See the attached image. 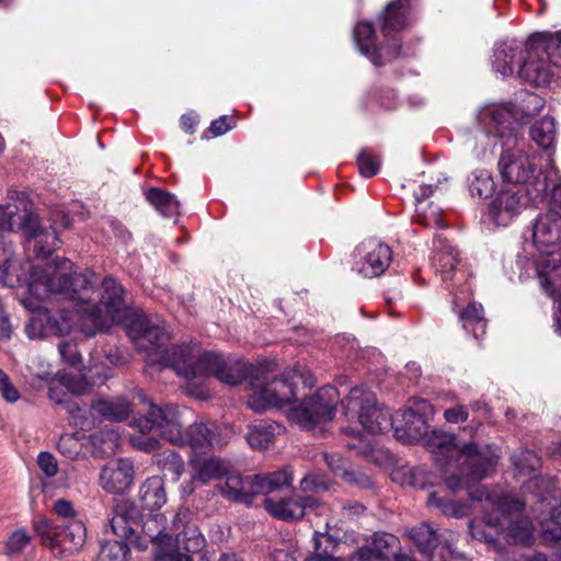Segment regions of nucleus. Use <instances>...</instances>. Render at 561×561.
Returning a JSON list of instances; mask_svg holds the SVG:
<instances>
[{
    "label": "nucleus",
    "instance_id": "obj_28",
    "mask_svg": "<svg viewBox=\"0 0 561 561\" xmlns=\"http://www.w3.org/2000/svg\"><path fill=\"white\" fill-rule=\"evenodd\" d=\"M293 482V473L289 469L284 468L270 473L254 474L255 496L264 494L267 496H276L277 492L287 490Z\"/></svg>",
    "mask_w": 561,
    "mask_h": 561
},
{
    "label": "nucleus",
    "instance_id": "obj_50",
    "mask_svg": "<svg viewBox=\"0 0 561 561\" xmlns=\"http://www.w3.org/2000/svg\"><path fill=\"white\" fill-rule=\"evenodd\" d=\"M58 450L69 459H75L80 453L78 439L75 435H61L57 443Z\"/></svg>",
    "mask_w": 561,
    "mask_h": 561
},
{
    "label": "nucleus",
    "instance_id": "obj_30",
    "mask_svg": "<svg viewBox=\"0 0 561 561\" xmlns=\"http://www.w3.org/2000/svg\"><path fill=\"white\" fill-rule=\"evenodd\" d=\"M90 410L100 416V421L111 422L126 421L131 413L130 403L124 398L95 400L91 403Z\"/></svg>",
    "mask_w": 561,
    "mask_h": 561
},
{
    "label": "nucleus",
    "instance_id": "obj_43",
    "mask_svg": "<svg viewBox=\"0 0 561 561\" xmlns=\"http://www.w3.org/2000/svg\"><path fill=\"white\" fill-rule=\"evenodd\" d=\"M508 536L514 543L528 545L533 537L531 523L526 518H518L511 523Z\"/></svg>",
    "mask_w": 561,
    "mask_h": 561
},
{
    "label": "nucleus",
    "instance_id": "obj_24",
    "mask_svg": "<svg viewBox=\"0 0 561 561\" xmlns=\"http://www.w3.org/2000/svg\"><path fill=\"white\" fill-rule=\"evenodd\" d=\"M216 489L228 501L250 505L255 496L254 476L228 472L225 482L216 484Z\"/></svg>",
    "mask_w": 561,
    "mask_h": 561
},
{
    "label": "nucleus",
    "instance_id": "obj_6",
    "mask_svg": "<svg viewBox=\"0 0 561 561\" xmlns=\"http://www.w3.org/2000/svg\"><path fill=\"white\" fill-rule=\"evenodd\" d=\"M422 442L432 454L445 458L442 466L449 465L450 460L456 458L457 471L445 478L447 489L454 493L489 477L497 462L495 456L481 450L474 442L458 446L456 436L444 431L427 430Z\"/></svg>",
    "mask_w": 561,
    "mask_h": 561
},
{
    "label": "nucleus",
    "instance_id": "obj_57",
    "mask_svg": "<svg viewBox=\"0 0 561 561\" xmlns=\"http://www.w3.org/2000/svg\"><path fill=\"white\" fill-rule=\"evenodd\" d=\"M157 561H193L192 557L187 553H182L178 549H171L169 551L161 547L156 552Z\"/></svg>",
    "mask_w": 561,
    "mask_h": 561
},
{
    "label": "nucleus",
    "instance_id": "obj_40",
    "mask_svg": "<svg viewBox=\"0 0 561 561\" xmlns=\"http://www.w3.org/2000/svg\"><path fill=\"white\" fill-rule=\"evenodd\" d=\"M427 505L435 506L442 511L446 516L461 518L468 514L469 507L467 504L453 500H444L435 492H432L427 499Z\"/></svg>",
    "mask_w": 561,
    "mask_h": 561
},
{
    "label": "nucleus",
    "instance_id": "obj_27",
    "mask_svg": "<svg viewBox=\"0 0 561 561\" xmlns=\"http://www.w3.org/2000/svg\"><path fill=\"white\" fill-rule=\"evenodd\" d=\"M284 432V427L271 420H260L249 425L247 440L253 449H267L277 435Z\"/></svg>",
    "mask_w": 561,
    "mask_h": 561
},
{
    "label": "nucleus",
    "instance_id": "obj_61",
    "mask_svg": "<svg viewBox=\"0 0 561 561\" xmlns=\"http://www.w3.org/2000/svg\"><path fill=\"white\" fill-rule=\"evenodd\" d=\"M366 511V507L359 502H350L343 505V514L348 518L360 516Z\"/></svg>",
    "mask_w": 561,
    "mask_h": 561
},
{
    "label": "nucleus",
    "instance_id": "obj_41",
    "mask_svg": "<svg viewBox=\"0 0 561 561\" xmlns=\"http://www.w3.org/2000/svg\"><path fill=\"white\" fill-rule=\"evenodd\" d=\"M511 461L519 474L527 477L533 476L540 467V458L530 450L512 455Z\"/></svg>",
    "mask_w": 561,
    "mask_h": 561
},
{
    "label": "nucleus",
    "instance_id": "obj_39",
    "mask_svg": "<svg viewBox=\"0 0 561 561\" xmlns=\"http://www.w3.org/2000/svg\"><path fill=\"white\" fill-rule=\"evenodd\" d=\"M495 183L486 170H476L469 179V191L473 197L488 198L493 194Z\"/></svg>",
    "mask_w": 561,
    "mask_h": 561
},
{
    "label": "nucleus",
    "instance_id": "obj_51",
    "mask_svg": "<svg viewBox=\"0 0 561 561\" xmlns=\"http://www.w3.org/2000/svg\"><path fill=\"white\" fill-rule=\"evenodd\" d=\"M0 393L8 402H16L20 399L18 389L11 382L9 376L0 369Z\"/></svg>",
    "mask_w": 561,
    "mask_h": 561
},
{
    "label": "nucleus",
    "instance_id": "obj_56",
    "mask_svg": "<svg viewBox=\"0 0 561 561\" xmlns=\"http://www.w3.org/2000/svg\"><path fill=\"white\" fill-rule=\"evenodd\" d=\"M444 417L448 423L457 424L469 417L468 408L463 404H456L445 410Z\"/></svg>",
    "mask_w": 561,
    "mask_h": 561
},
{
    "label": "nucleus",
    "instance_id": "obj_16",
    "mask_svg": "<svg viewBox=\"0 0 561 561\" xmlns=\"http://www.w3.org/2000/svg\"><path fill=\"white\" fill-rule=\"evenodd\" d=\"M264 508L277 519L297 522L310 514H322L325 505L311 495L293 494L285 497L267 496L264 499Z\"/></svg>",
    "mask_w": 561,
    "mask_h": 561
},
{
    "label": "nucleus",
    "instance_id": "obj_58",
    "mask_svg": "<svg viewBox=\"0 0 561 561\" xmlns=\"http://www.w3.org/2000/svg\"><path fill=\"white\" fill-rule=\"evenodd\" d=\"M499 510L502 512L503 515H510L513 513H522L524 510V504L518 501L511 497H502L500 499L497 503Z\"/></svg>",
    "mask_w": 561,
    "mask_h": 561
},
{
    "label": "nucleus",
    "instance_id": "obj_2",
    "mask_svg": "<svg viewBox=\"0 0 561 561\" xmlns=\"http://www.w3.org/2000/svg\"><path fill=\"white\" fill-rule=\"evenodd\" d=\"M59 282L69 289V294L60 296L69 300L73 309L58 311L56 316L59 321H61V314L72 318L71 327L76 321H80L81 330L88 336L106 329L111 323H123L129 339L141 348L153 347L168 351L167 345L172 339V333L167 323L158 317L126 308L123 288L114 278L103 279L100 305L92 304L88 296L92 284L88 274L66 272L59 275Z\"/></svg>",
    "mask_w": 561,
    "mask_h": 561
},
{
    "label": "nucleus",
    "instance_id": "obj_29",
    "mask_svg": "<svg viewBox=\"0 0 561 561\" xmlns=\"http://www.w3.org/2000/svg\"><path fill=\"white\" fill-rule=\"evenodd\" d=\"M531 48L537 53L545 54L547 60L557 70V77L561 80V31L538 34L531 39Z\"/></svg>",
    "mask_w": 561,
    "mask_h": 561
},
{
    "label": "nucleus",
    "instance_id": "obj_4",
    "mask_svg": "<svg viewBox=\"0 0 561 561\" xmlns=\"http://www.w3.org/2000/svg\"><path fill=\"white\" fill-rule=\"evenodd\" d=\"M184 410L173 404L158 405L150 402L147 411L135 425L142 434L136 439L140 450L153 451L159 448L161 437L172 445L188 446L194 453H204L214 443V432L204 423L195 422L184 430Z\"/></svg>",
    "mask_w": 561,
    "mask_h": 561
},
{
    "label": "nucleus",
    "instance_id": "obj_8",
    "mask_svg": "<svg viewBox=\"0 0 561 561\" xmlns=\"http://www.w3.org/2000/svg\"><path fill=\"white\" fill-rule=\"evenodd\" d=\"M268 374L267 367H260V380L252 383L253 393L249 405L256 412L291 404L297 401L301 390L311 389L316 385L313 374L300 364L286 369L279 378H271Z\"/></svg>",
    "mask_w": 561,
    "mask_h": 561
},
{
    "label": "nucleus",
    "instance_id": "obj_53",
    "mask_svg": "<svg viewBox=\"0 0 561 561\" xmlns=\"http://www.w3.org/2000/svg\"><path fill=\"white\" fill-rule=\"evenodd\" d=\"M53 510L55 514L64 518L65 522L77 519L78 513L72 506V503L65 499H59L54 503Z\"/></svg>",
    "mask_w": 561,
    "mask_h": 561
},
{
    "label": "nucleus",
    "instance_id": "obj_20",
    "mask_svg": "<svg viewBox=\"0 0 561 561\" xmlns=\"http://www.w3.org/2000/svg\"><path fill=\"white\" fill-rule=\"evenodd\" d=\"M527 51L528 56L524 57L516 75L536 87L548 84L554 76L557 77V70L547 60L545 54L537 53L531 48V42Z\"/></svg>",
    "mask_w": 561,
    "mask_h": 561
},
{
    "label": "nucleus",
    "instance_id": "obj_26",
    "mask_svg": "<svg viewBox=\"0 0 561 561\" xmlns=\"http://www.w3.org/2000/svg\"><path fill=\"white\" fill-rule=\"evenodd\" d=\"M454 311L458 317L462 329L473 335L474 339H480L485 334L488 320L484 316V308L482 304L470 301L466 306H460L457 300L454 301Z\"/></svg>",
    "mask_w": 561,
    "mask_h": 561
},
{
    "label": "nucleus",
    "instance_id": "obj_19",
    "mask_svg": "<svg viewBox=\"0 0 561 561\" xmlns=\"http://www.w3.org/2000/svg\"><path fill=\"white\" fill-rule=\"evenodd\" d=\"M134 474V465L129 459H115L102 468L100 485L108 493L122 494L131 486Z\"/></svg>",
    "mask_w": 561,
    "mask_h": 561
},
{
    "label": "nucleus",
    "instance_id": "obj_62",
    "mask_svg": "<svg viewBox=\"0 0 561 561\" xmlns=\"http://www.w3.org/2000/svg\"><path fill=\"white\" fill-rule=\"evenodd\" d=\"M346 561H373V550L367 546L360 547Z\"/></svg>",
    "mask_w": 561,
    "mask_h": 561
},
{
    "label": "nucleus",
    "instance_id": "obj_42",
    "mask_svg": "<svg viewBox=\"0 0 561 561\" xmlns=\"http://www.w3.org/2000/svg\"><path fill=\"white\" fill-rule=\"evenodd\" d=\"M312 552L320 554H333L339 545V539L329 534V524L324 526V530H314L312 537Z\"/></svg>",
    "mask_w": 561,
    "mask_h": 561
},
{
    "label": "nucleus",
    "instance_id": "obj_21",
    "mask_svg": "<svg viewBox=\"0 0 561 561\" xmlns=\"http://www.w3.org/2000/svg\"><path fill=\"white\" fill-rule=\"evenodd\" d=\"M433 255L431 266L436 275L444 283L453 279L456 267L459 264V253L457 249L440 236H435L433 240Z\"/></svg>",
    "mask_w": 561,
    "mask_h": 561
},
{
    "label": "nucleus",
    "instance_id": "obj_54",
    "mask_svg": "<svg viewBox=\"0 0 561 561\" xmlns=\"http://www.w3.org/2000/svg\"><path fill=\"white\" fill-rule=\"evenodd\" d=\"M323 458L333 474L340 479L343 476V471H346L351 465L347 460L343 459L339 455L324 454Z\"/></svg>",
    "mask_w": 561,
    "mask_h": 561
},
{
    "label": "nucleus",
    "instance_id": "obj_60",
    "mask_svg": "<svg viewBox=\"0 0 561 561\" xmlns=\"http://www.w3.org/2000/svg\"><path fill=\"white\" fill-rule=\"evenodd\" d=\"M232 126L228 123V116H220L218 119H215L209 127V130L215 136H221L230 130Z\"/></svg>",
    "mask_w": 561,
    "mask_h": 561
},
{
    "label": "nucleus",
    "instance_id": "obj_63",
    "mask_svg": "<svg viewBox=\"0 0 561 561\" xmlns=\"http://www.w3.org/2000/svg\"><path fill=\"white\" fill-rule=\"evenodd\" d=\"M469 408L477 413H481L483 416L489 417L491 408L484 399L472 401Z\"/></svg>",
    "mask_w": 561,
    "mask_h": 561
},
{
    "label": "nucleus",
    "instance_id": "obj_25",
    "mask_svg": "<svg viewBox=\"0 0 561 561\" xmlns=\"http://www.w3.org/2000/svg\"><path fill=\"white\" fill-rule=\"evenodd\" d=\"M129 501L131 502V500ZM138 502L139 504L133 501L140 510L141 518H144L147 513L152 514V512L160 510L167 502L162 478L157 476L148 478L139 488ZM141 520L142 519H140V522Z\"/></svg>",
    "mask_w": 561,
    "mask_h": 561
},
{
    "label": "nucleus",
    "instance_id": "obj_7",
    "mask_svg": "<svg viewBox=\"0 0 561 561\" xmlns=\"http://www.w3.org/2000/svg\"><path fill=\"white\" fill-rule=\"evenodd\" d=\"M533 242L540 253L534 261L525 259L533 271L526 272L527 277H537L541 288L552 293L561 278V216L553 211L539 215L533 225Z\"/></svg>",
    "mask_w": 561,
    "mask_h": 561
},
{
    "label": "nucleus",
    "instance_id": "obj_9",
    "mask_svg": "<svg viewBox=\"0 0 561 561\" xmlns=\"http://www.w3.org/2000/svg\"><path fill=\"white\" fill-rule=\"evenodd\" d=\"M61 360L73 373L60 376L61 385L76 396L87 393L92 386L103 383L111 377L107 363L115 366L126 365L130 353H59Z\"/></svg>",
    "mask_w": 561,
    "mask_h": 561
},
{
    "label": "nucleus",
    "instance_id": "obj_3",
    "mask_svg": "<svg viewBox=\"0 0 561 561\" xmlns=\"http://www.w3.org/2000/svg\"><path fill=\"white\" fill-rule=\"evenodd\" d=\"M479 121L484 128L481 134L483 138L493 141L492 146L499 140L503 148L499 160V168L502 178L511 183H527L526 188H533L536 178L545 180L539 172L536 174L535 156L524 152V141L519 138L522 122L514 117L510 106L504 104H489L481 108Z\"/></svg>",
    "mask_w": 561,
    "mask_h": 561
},
{
    "label": "nucleus",
    "instance_id": "obj_45",
    "mask_svg": "<svg viewBox=\"0 0 561 561\" xmlns=\"http://www.w3.org/2000/svg\"><path fill=\"white\" fill-rule=\"evenodd\" d=\"M357 167L360 175L371 178L379 172L380 161L368 150H362L357 156Z\"/></svg>",
    "mask_w": 561,
    "mask_h": 561
},
{
    "label": "nucleus",
    "instance_id": "obj_44",
    "mask_svg": "<svg viewBox=\"0 0 561 561\" xmlns=\"http://www.w3.org/2000/svg\"><path fill=\"white\" fill-rule=\"evenodd\" d=\"M341 479L345 483L362 490L371 489L374 485L370 477L365 471L358 467L353 466L352 463L346 471H343Z\"/></svg>",
    "mask_w": 561,
    "mask_h": 561
},
{
    "label": "nucleus",
    "instance_id": "obj_10",
    "mask_svg": "<svg viewBox=\"0 0 561 561\" xmlns=\"http://www.w3.org/2000/svg\"><path fill=\"white\" fill-rule=\"evenodd\" d=\"M140 510L127 499L116 502L108 526L116 539L105 541L96 561H125L130 548L147 549V541L138 535Z\"/></svg>",
    "mask_w": 561,
    "mask_h": 561
},
{
    "label": "nucleus",
    "instance_id": "obj_14",
    "mask_svg": "<svg viewBox=\"0 0 561 561\" xmlns=\"http://www.w3.org/2000/svg\"><path fill=\"white\" fill-rule=\"evenodd\" d=\"M340 393L333 386L319 388L313 394L304 397L301 403L291 409L293 419L305 430L331 421L336 412Z\"/></svg>",
    "mask_w": 561,
    "mask_h": 561
},
{
    "label": "nucleus",
    "instance_id": "obj_15",
    "mask_svg": "<svg viewBox=\"0 0 561 561\" xmlns=\"http://www.w3.org/2000/svg\"><path fill=\"white\" fill-rule=\"evenodd\" d=\"M433 414L434 409L430 401L413 398L409 400L405 409L396 412L391 430L396 438L405 444L420 442L428 430V419Z\"/></svg>",
    "mask_w": 561,
    "mask_h": 561
},
{
    "label": "nucleus",
    "instance_id": "obj_11",
    "mask_svg": "<svg viewBox=\"0 0 561 561\" xmlns=\"http://www.w3.org/2000/svg\"><path fill=\"white\" fill-rule=\"evenodd\" d=\"M341 404L345 415L356 417L370 434L389 432L393 425V415L378 403L373 391L363 387H353Z\"/></svg>",
    "mask_w": 561,
    "mask_h": 561
},
{
    "label": "nucleus",
    "instance_id": "obj_22",
    "mask_svg": "<svg viewBox=\"0 0 561 561\" xmlns=\"http://www.w3.org/2000/svg\"><path fill=\"white\" fill-rule=\"evenodd\" d=\"M526 47L517 39L505 41L496 45L494 49L493 68L502 77H510L517 72Z\"/></svg>",
    "mask_w": 561,
    "mask_h": 561
},
{
    "label": "nucleus",
    "instance_id": "obj_31",
    "mask_svg": "<svg viewBox=\"0 0 561 561\" xmlns=\"http://www.w3.org/2000/svg\"><path fill=\"white\" fill-rule=\"evenodd\" d=\"M162 517L163 516L160 514L153 515L147 513L137 527L138 535L145 539L147 543L152 541L157 545V550L164 546L171 547L172 545V536L167 534L164 528L160 525Z\"/></svg>",
    "mask_w": 561,
    "mask_h": 561
},
{
    "label": "nucleus",
    "instance_id": "obj_33",
    "mask_svg": "<svg viewBox=\"0 0 561 561\" xmlns=\"http://www.w3.org/2000/svg\"><path fill=\"white\" fill-rule=\"evenodd\" d=\"M433 193L432 185L421 186L420 195H416L415 220L426 227H443V219L438 207L426 205L425 199Z\"/></svg>",
    "mask_w": 561,
    "mask_h": 561
},
{
    "label": "nucleus",
    "instance_id": "obj_35",
    "mask_svg": "<svg viewBox=\"0 0 561 561\" xmlns=\"http://www.w3.org/2000/svg\"><path fill=\"white\" fill-rule=\"evenodd\" d=\"M146 198L163 217H173L179 215L180 202L175 195L163 190L152 187L146 193Z\"/></svg>",
    "mask_w": 561,
    "mask_h": 561
},
{
    "label": "nucleus",
    "instance_id": "obj_13",
    "mask_svg": "<svg viewBox=\"0 0 561 561\" xmlns=\"http://www.w3.org/2000/svg\"><path fill=\"white\" fill-rule=\"evenodd\" d=\"M34 529L42 543L61 558L81 551L87 540V528L80 519L64 522L58 526L41 519L35 523Z\"/></svg>",
    "mask_w": 561,
    "mask_h": 561
},
{
    "label": "nucleus",
    "instance_id": "obj_23",
    "mask_svg": "<svg viewBox=\"0 0 561 561\" xmlns=\"http://www.w3.org/2000/svg\"><path fill=\"white\" fill-rule=\"evenodd\" d=\"M410 0H392L381 12V32L391 43L410 24Z\"/></svg>",
    "mask_w": 561,
    "mask_h": 561
},
{
    "label": "nucleus",
    "instance_id": "obj_34",
    "mask_svg": "<svg viewBox=\"0 0 561 561\" xmlns=\"http://www.w3.org/2000/svg\"><path fill=\"white\" fill-rule=\"evenodd\" d=\"M410 536L417 549L426 556L432 554L442 542V535L427 524L414 527Z\"/></svg>",
    "mask_w": 561,
    "mask_h": 561
},
{
    "label": "nucleus",
    "instance_id": "obj_18",
    "mask_svg": "<svg viewBox=\"0 0 561 561\" xmlns=\"http://www.w3.org/2000/svg\"><path fill=\"white\" fill-rule=\"evenodd\" d=\"M354 41L359 51L367 56L375 66H382L400 56L401 44L398 38L381 45L378 49L374 41V27L370 23L359 22L354 28Z\"/></svg>",
    "mask_w": 561,
    "mask_h": 561
},
{
    "label": "nucleus",
    "instance_id": "obj_59",
    "mask_svg": "<svg viewBox=\"0 0 561 561\" xmlns=\"http://www.w3.org/2000/svg\"><path fill=\"white\" fill-rule=\"evenodd\" d=\"M107 224H108L111 230L113 231V233L118 239H121L124 242H127L130 239L129 231L126 229V227L121 221H118L117 219H114V218H110V219H107Z\"/></svg>",
    "mask_w": 561,
    "mask_h": 561
},
{
    "label": "nucleus",
    "instance_id": "obj_36",
    "mask_svg": "<svg viewBox=\"0 0 561 561\" xmlns=\"http://www.w3.org/2000/svg\"><path fill=\"white\" fill-rule=\"evenodd\" d=\"M400 548L399 539L388 533H375L371 539L373 559L389 561Z\"/></svg>",
    "mask_w": 561,
    "mask_h": 561
},
{
    "label": "nucleus",
    "instance_id": "obj_47",
    "mask_svg": "<svg viewBox=\"0 0 561 561\" xmlns=\"http://www.w3.org/2000/svg\"><path fill=\"white\" fill-rule=\"evenodd\" d=\"M157 462L163 471H169L175 477H179L184 470V463L181 457L174 451L159 455Z\"/></svg>",
    "mask_w": 561,
    "mask_h": 561
},
{
    "label": "nucleus",
    "instance_id": "obj_46",
    "mask_svg": "<svg viewBox=\"0 0 561 561\" xmlns=\"http://www.w3.org/2000/svg\"><path fill=\"white\" fill-rule=\"evenodd\" d=\"M435 476L425 467H414L409 472V483L413 488L424 490L434 485Z\"/></svg>",
    "mask_w": 561,
    "mask_h": 561
},
{
    "label": "nucleus",
    "instance_id": "obj_37",
    "mask_svg": "<svg viewBox=\"0 0 561 561\" xmlns=\"http://www.w3.org/2000/svg\"><path fill=\"white\" fill-rule=\"evenodd\" d=\"M226 462L219 458H207L197 465L195 479L205 484L210 480H219L228 474Z\"/></svg>",
    "mask_w": 561,
    "mask_h": 561
},
{
    "label": "nucleus",
    "instance_id": "obj_55",
    "mask_svg": "<svg viewBox=\"0 0 561 561\" xmlns=\"http://www.w3.org/2000/svg\"><path fill=\"white\" fill-rule=\"evenodd\" d=\"M28 541H30V536L23 529H20V530L14 531L10 536V538L7 542V548H8L9 552L18 553V552L22 551V549L28 543Z\"/></svg>",
    "mask_w": 561,
    "mask_h": 561
},
{
    "label": "nucleus",
    "instance_id": "obj_32",
    "mask_svg": "<svg viewBox=\"0 0 561 561\" xmlns=\"http://www.w3.org/2000/svg\"><path fill=\"white\" fill-rule=\"evenodd\" d=\"M67 394L64 393L60 397L55 389L49 388V398L57 404L65 407L66 411L70 414L72 423L83 431L91 430L96 425V419L93 415H89V411L85 407L80 405L78 401L68 400Z\"/></svg>",
    "mask_w": 561,
    "mask_h": 561
},
{
    "label": "nucleus",
    "instance_id": "obj_52",
    "mask_svg": "<svg viewBox=\"0 0 561 561\" xmlns=\"http://www.w3.org/2000/svg\"><path fill=\"white\" fill-rule=\"evenodd\" d=\"M37 465L47 477H55L58 472L57 460L50 453H39L37 456Z\"/></svg>",
    "mask_w": 561,
    "mask_h": 561
},
{
    "label": "nucleus",
    "instance_id": "obj_38",
    "mask_svg": "<svg viewBox=\"0 0 561 561\" xmlns=\"http://www.w3.org/2000/svg\"><path fill=\"white\" fill-rule=\"evenodd\" d=\"M531 139L542 149H549L556 140L554 119L545 116L530 127Z\"/></svg>",
    "mask_w": 561,
    "mask_h": 561
},
{
    "label": "nucleus",
    "instance_id": "obj_64",
    "mask_svg": "<svg viewBox=\"0 0 561 561\" xmlns=\"http://www.w3.org/2000/svg\"><path fill=\"white\" fill-rule=\"evenodd\" d=\"M554 330L561 336V295L558 300V306L553 312Z\"/></svg>",
    "mask_w": 561,
    "mask_h": 561
},
{
    "label": "nucleus",
    "instance_id": "obj_12",
    "mask_svg": "<svg viewBox=\"0 0 561 561\" xmlns=\"http://www.w3.org/2000/svg\"><path fill=\"white\" fill-rule=\"evenodd\" d=\"M533 188L507 187L501 190L490 205L492 220L502 227L508 226L531 201L543 197L548 190L547 181L536 178Z\"/></svg>",
    "mask_w": 561,
    "mask_h": 561
},
{
    "label": "nucleus",
    "instance_id": "obj_5",
    "mask_svg": "<svg viewBox=\"0 0 561 561\" xmlns=\"http://www.w3.org/2000/svg\"><path fill=\"white\" fill-rule=\"evenodd\" d=\"M146 364L158 369L170 368L191 380L198 376H214L219 381L236 386L250 379L260 380V367L230 353H147Z\"/></svg>",
    "mask_w": 561,
    "mask_h": 561
},
{
    "label": "nucleus",
    "instance_id": "obj_17",
    "mask_svg": "<svg viewBox=\"0 0 561 561\" xmlns=\"http://www.w3.org/2000/svg\"><path fill=\"white\" fill-rule=\"evenodd\" d=\"M392 260L391 249L377 239L363 241L355 250L353 270L366 278L380 276Z\"/></svg>",
    "mask_w": 561,
    "mask_h": 561
},
{
    "label": "nucleus",
    "instance_id": "obj_1",
    "mask_svg": "<svg viewBox=\"0 0 561 561\" xmlns=\"http://www.w3.org/2000/svg\"><path fill=\"white\" fill-rule=\"evenodd\" d=\"M54 226L43 227L38 218L30 213L18 215V207L14 205H0V233L5 231L21 230L27 241V245L33 248L37 257L45 259L49 256L61 241L58 237L59 228H67L70 224L69 217L58 211L55 214ZM70 262L65 260L59 264H46L45 267L34 266L16 260L14 250L10 243H0V282L11 288L27 287L28 296L24 299L26 308L36 312L26 325V333L30 339H42L49 334L62 335L71 330L72 318L60 316L61 321L57 319L56 313L43 309L33 300L42 301L51 295L69 294L62 282H59V275L66 274Z\"/></svg>",
    "mask_w": 561,
    "mask_h": 561
},
{
    "label": "nucleus",
    "instance_id": "obj_49",
    "mask_svg": "<svg viewBox=\"0 0 561 561\" xmlns=\"http://www.w3.org/2000/svg\"><path fill=\"white\" fill-rule=\"evenodd\" d=\"M183 549L188 553H198L205 547V539L196 529H187L183 535Z\"/></svg>",
    "mask_w": 561,
    "mask_h": 561
},
{
    "label": "nucleus",
    "instance_id": "obj_48",
    "mask_svg": "<svg viewBox=\"0 0 561 561\" xmlns=\"http://www.w3.org/2000/svg\"><path fill=\"white\" fill-rule=\"evenodd\" d=\"M300 488L304 492H324L330 483L322 474L309 473L300 481Z\"/></svg>",
    "mask_w": 561,
    "mask_h": 561
}]
</instances>
